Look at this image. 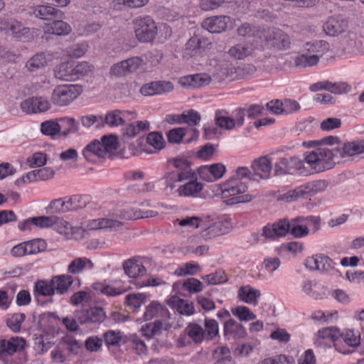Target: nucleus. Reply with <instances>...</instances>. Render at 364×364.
Wrapping results in <instances>:
<instances>
[{
    "label": "nucleus",
    "mask_w": 364,
    "mask_h": 364,
    "mask_svg": "<svg viewBox=\"0 0 364 364\" xmlns=\"http://www.w3.org/2000/svg\"><path fill=\"white\" fill-rule=\"evenodd\" d=\"M247 189V186L239 178L232 177L221 184V194L224 202L228 205H232L240 203L250 202L252 196L243 194Z\"/></svg>",
    "instance_id": "f257e3e1"
},
{
    "label": "nucleus",
    "mask_w": 364,
    "mask_h": 364,
    "mask_svg": "<svg viewBox=\"0 0 364 364\" xmlns=\"http://www.w3.org/2000/svg\"><path fill=\"white\" fill-rule=\"evenodd\" d=\"M82 92V87L78 85H58L52 92L51 102L57 106H66L76 99Z\"/></svg>",
    "instance_id": "f03ea898"
},
{
    "label": "nucleus",
    "mask_w": 364,
    "mask_h": 364,
    "mask_svg": "<svg viewBox=\"0 0 364 364\" xmlns=\"http://www.w3.org/2000/svg\"><path fill=\"white\" fill-rule=\"evenodd\" d=\"M136 38L143 43L153 41L157 34V27L153 18L149 16H139L133 21Z\"/></svg>",
    "instance_id": "7ed1b4c3"
},
{
    "label": "nucleus",
    "mask_w": 364,
    "mask_h": 364,
    "mask_svg": "<svg viewBox=\"0 0 364 364\" xmlns=\"http://www.w3.org/2000/svg\"><path fill=\"white\" fill-rule=\"evenodd\" d=\"M303 168V161L296 156L280 157L274 164V172L276 175L292 173L294 171H300Z\"/></svg>",
    "instance_id": "20e7f679"
},
{
    "label": "nucleus",
    "mask_w": 364,
    "mask_h": 364,
    "mask_svg": "<svg viewBox=\"0 0 364 364\" xmlns=\"http://www.w3.org/2000/svg\"><path fill=\"white\" fill-rule=\"evenodd\" d=\"M156 215V212L151 210H145L138 206H126L119 209L115 213V219L136 220L139 218H152Z\"/></svg>",
    "instance_id": "39448f33"
},
{
    "label": "nucleus",
    "mask_w": 364,
    "mask_h": 364,
    "mask_svg": "<svg viewBox=\"0 0 364 364\" xmlns=\"http://www.w3.org/2000/svg\"><path fill=\"white\" fill-rule=\"evenodd\" d=\"M318 154L320 155L321 162L318 171H323L332 168L336 164V161L343 158L341 150L338 147L332 149L319 147Z\"/></svg>",
    "instance_id": "423d86ee"
},
{
    "label": "nucleus",
    "mask_w": 364,
    "mask_h": 364,
    "mask_svg": "<svg viewBox=\"0 0 364 364\" xmlns=\"http://www.w3.org/2000/svg\"><path fill=\"white\" fill-rule=\"evenodd\" d=\"M336 263L328 256L318 254L309 257L306 259L305 266L307 269L322 272H330L334 269Z\"/></svg>",
    "instance_id": "0eeeda50"
},
{
    "label": "nucleus",
    "mask_w": 364,
    "mask_h": 364,
    "mask_svg": "<svg viewBox=\"0 0 364 364\" xmlns=\"http://www.w3.org/2000/svg\"><path fill=\"white\" fill-rule=\"evenodd\" d=\"M0 25L1 31H4L6 33L19 40L26 38L30 34V29L16 19L11 18L2 21Z\"/></svg>",
    "instance_id": "6e6552de"
},
{
    "label": "nucleus",
    "mask_w": 364,
    "mask_h": 364,
    "mask_svg": "<svg viewBox=\"0 0 364 364\" xmlns=\"http://www.w3.org/2000/svg\"><path fill=\"white\" fill-rule=\"evenodd\" d=\"M225 172V166L221 163L202 166L198 168L199 178L207 182H213L220 179L223 176Z\"/></svg>",
    "instance_id": "1a4fd4ad"
},
{
    "label": "nucleus",
    "mask_w": 364,
    "mask_h": 364,
    "mask_svg": "<svg viewBox=\"0 0 364 364\" xmlns=\"http://www.w3.org/2000/svg\"><path fill=\"white\" fill-rule=\"evenodd\" d=\"M142 63L143 60L141 58L132 57L114 64L111 67L110 71L116 76H122L138 70Z\"/></svg>",
    "instance_id": "9d476101"
},
{
    "label": "nucleus",
    "mask_w": 364,
    "mask_h": 364,
    "mask_svg": "<svg viewBox=\"0 0 364 364\" xmlns=\"http://www.w3.org/2000/svg\"><path fill=\"white\" fill-rule=\"evenodd\" d=\"M173 90V85L169 81H153L143 85L140 92L144 96H153L170 92Z\"/></svg>",
    "instance_id": "9b49d317"
},
{
    "label": "nucleus",
    "mask_w": 364,
    "mask_h": 364,
    "mask_svg": "<svg viewBox=\"0 0 364 364\" xmlns=\"http://www.w3.org/2000/svg\"><path fill=\"white\" fill-rule=\"evenodd\" d=\"M287 219H282L273 224H267L262 229V236L266 239L274 240L288 233Z\"/></svg>",
    "instance_id": "f8f14e48"
},
{
    "label": "nucleus",
    "mask_w": 364,
    "mask_h": 364,
    "mask_svg": "<svg viewBox=\"0 0 364 364\" xmlns=\"http://www.w3.org/2000/svg\"><path fill=\"white\" fill-rule=\"evenodd\" d=\"M50 103L43 97H32L21 104V109L26 113L43 112L49 109Z\"/></svg>",
    "instance_id": "ddd939ff"
},
{
    "label": "nucleus",
    "mask_w": 364,
    "mask_h": 364,
    "mask_svg": "<svg viewBox=\"0 0 364 364\" xmlns=\"http://www.w3.org/2000/svg\"><path fill=\"white\" fill-rule=\"evenodd\" d=\"M272 168V162L267 156L254 159L251 164V168L257 181L269 178Z\"/></svg>",
    "instance_id": "4468645a"
},
{
    "label": "nucleus",
    "mask_w": 364,
    "mask_h": 364,
    "mask_svg": "<svg viewBox=\"0 0 364 364\" xmlns=\"http://www.w3.org/2000/svg\"><path fill=\"white\" fill-rule=\"evenodd\" d=\"M26 341L21 337H12L9 340H0V356L12 355L25 348Z\"/></svg>",
    "instance_id": "2eb2a0df"
},
{
    "label": "nucleus",
    "mask_w": 364,
    "mask_h": 364,
    "mask_svg": "<svg viewBox=\"0 0 364 364\" xmlns=\"http://www.w3.org/2000/svg\"><path fill=\"white\" fill-rule=\"evenodd\" d=\"M267 42L279 50H287L290 48L289 36L280 29L274 28L268 32Z\"/></svg>",
    "instance_id": "dca6fc26"
},
{
    "label": "nucleus",
    "mask_w": 364,
    "mask_h": 364,
    "mask_svg": "<svg viewBox=\"0 0 364 364\" xmlns=\"http://www.w3.org/2000/svg\"><path fill=\"white\" fill-rule=\"evenodd\" d=\"M230 20L227 16H211L203 20L202 27L210 33H221L227 29Z\"/></svg>",
    "instance_id": "f3484780"
},
{
    "label": "nucleus",
    "mask_w": 364,
    "mask_h": 364,
    "mask_svg": "<svg viewBox=\"0 0 364 364\" xmlns=\"http://www.w3.org/2000/svg\"><path fill=\"white\" fill-rule=\"evenodd\" d=\"M348 22L341 16L330 17L323 25V31L331 36H338L348 28Z\"/></svg>",
    "instance_id": "a211bd4d"
},
{
    "label": "nucleus",
    "mask_w": 364,
    "mask_h": 364,
    "mask_svg": "<svg viewBox=\"0 0 364 364\" xmlns=\"http://www.w3.org/2000/svg\"><path fill=\"white\" fill-rule=\"evenodd\" d=\"M33 15L40 19L45 21H53L55 18H63L64 13L48 5H38L33 8Z\"/></svg>",
    "instance_id": "6ab92c4d"
},
{
    "label": "nucleus",
    "mask_w": 364,
    "mask_h": 364,
    "mask_svg": "<svg viewBox=\"0 0 364 364\" xmlns=\"http://www.w3.org/2000/svg\"><path fill=\"white\" fill-rule=\"evenodd\" d=\"M211 81V77L206 73H200L181 77L178 80V83L184 87L199 88L208 85Z\"/></svg>",
    "instance_id": "aec40b11"
},
{
    "label": "nucleus",
    "mask_w": 364,
    "mask_h": 364,
    "mask_svg": "<svg viewBox=\"0 0 364 364\" xmlns=\"http://www.w3.org/2000/svg\"><path fill=\"white\" fill-rule=\"evenodd\" d=\"M223 331L224 336L228 340L242 338L247 335L246 329L243 325L233 318H229L224 323Z\"/></svg>",
    "instance_id": "412c9836"
},
{
    "label": "nucleus",
    "mask_w": 364,
    "mask_h": 364,
    "mask_svg": "<svg viewBox=\"0 0 364 364\" xmlns=\"http://www.w3.org/2000/svg\"><path fill=\"white\" fill-rule=\"evenodd\" d=\"M126 112L120 109H114L107 112L105 117L102 115L100 116V119L102 126L105 125L109 127H116L124 124L125 120L124 119Z\"/></svg>",
    "instance_id": "4be33fe9"
},
{
    "label": "nucleus",
    "mask_w": 364,
    "mask_h": 364,
    "mask_svg": "<svg viewBox=\"0 0 364 364\" xmlns=\"http://www.w3.org/2000/svg\"><path fill=\"white\" fill-rule=\"evenodd\" d=\"M62 19L55 18L52 23L46 24L43 27L45 33L56 36L68 35L72 31L71 26Z\"/></svg>",
    "instance_id": "5701e85b"
},
{
    "label": "nucleus",
    "mask_w": 364,
    "mask_h": 364,
    "mask_svg": "<svg viewBox=\"0 0 364 364\" xmlns=\"http://www.w3.org/2000/svg\"><path fill=\"white\" fill-rule=\"evenodd\" d=\"M55 293L65 294L73 283V278L69 274L56 275L51 279Z\"/></svg>",
    "instance_id": "b1692460"
},
{
    "label": "nucleus",
    "mask_w": 364,
    "mask_h": 364,
    "mask_svg": "<svg viewBox=\"0 0 364 364\" xmlns=\"http://www.w3.org/2000/svg\"><path fill=\"white\" fill-rule=\"evenodd\" d=\"M123 269L125 274L131 278L143 276L146 273L145 267L134 258L124 261L123 262Z\"/></svg>",
    "instance_id": "393cba45"
},
{
    "label": "nucleus",
    "mask_w": 364,
    "mask_h": 364,
    "mask_svg": "<svg viewBox=\"0 0 364 364\" xmlns=\"http://www.w3.org/2000/svg\"><path fill=\"white\" fill-rule=\"evenodd\" d=\"M149 129L148 121H136L128 124L122 129V134L124 140L134 138L142 131Z\"/></svg>",
    "instance_id": "a878e982"
},
{
    "label": "nucleus",
    "mask_w": 364,
    "mask_h": 364,
    "mask_svg": "<svg viewBox=\"0 0 364 364\" xmlns=\"http://www.w3.org/2000/svg\"><path fill=\"white\" fill-rule=\"evenodd\" d=\"M260 296V291L250 285L241 287L237 292V296L240 300L255 306L258 304L257 299Z\"/></svg>",
    "instance_id": "bb28decb"
},
{
    "label": "nucleus",
    "mask_w": 364,
    "mask_h": 364,
    "mask_svg": "<svg viewBox=\"0 0 364 364\" xmlns=\"http://www.w3.org/2000/svg\"><path fill=\"white\" fill-rule=\"evenodd\" d=\"M304 218L297 217L291 221L287 220V225L289 228L288 233H290L294 237H301L309 234V228L306 224H304Z\"/></svg>",
    "instance_id": "cd10ccee"
},
{
    "label": "nucleus",
    "mask_w": 364,
    "mask_h": 364,
    "mask_svg": "<svg viewBox=\"0 0 364 364\" xmlns=\"http://www.w3.org/2000/svg\"><path fill=\"white\" fill-rule=\"evenodd\" d=\"M123 225V223L113 218H98L90 221L88 227L92 230L110 229L118 230Z\"/></svg>",
    "instance_id": "c85d7f7f"
},
{
    "label": "nucleus",
    "mask_w": 364,
    "mask_h": 364,
    "mask_svg": "<svg viewBox=\"0 0 364 364\" xmlns=\"http://www.w3.org/2000/svg\"><path fill=\"white\" fill-rule=\"evenodd\" d=\"M343 158L353 156L364 153V139L345 142L341 149Z\"/></svg>",
    "instance_id": "c756f323"
},
{
    "label": "nucleus",
    "mask_w": 364,
    "mask_h": 364,
    "mask_svg": "<svg viewBox=\"0 0 364 364\" xmlns=\"http://www.w3.org/2000/svg\"><path fill=\"white\" fill-rule=\"evenodd\" d=\"M168 304L176 309L182 315L190 316L194 313V307L192 302L180 299L177 296L172 297L168 301Z\"/></svg>",
    "instance_id": "7c9ffc66"
},
{
    "label": "nucleus",
    "mask_w": 364,
    "mask_h": 364,
    "mask_svg": "<svg viewBox=\"0 0 364 364\" xmlns=\"http://www.w3.org/2000/svg\"><path fill=\"white\" fill-rule=\"evenodd\" d=\"M92 269L94 264L87 257H77L74 259L68 267L70 274H77L81 273L85 269Z\"/></svg>",
    "instance_id": "2f4dec72"
},
{
    "label": "nucleus",
    "mask_w": 364,
    "mask_h": 364,
    "mask_svg": "<svg viewBox=\"0 0 364 364\" xmlns=\"http://www.w3.org/2000/svg\"><path fill=\"white\" fill-rule=\"evenodd\" d=\"M203 186L196 180H191L184 185L180 186L177 192L180 196H196L203 190Z\"/></svg>",
    "instance_id": "473e14b6"
},
{
    "label": "nucleus",
    "mask_w": 364,
    "mask_h": 364,
    "mask_svg": "<svg viewBox=\"0 0 364 364\" xmlns=\"http://www.w3.org/2000/svg\"><path fill=\"white\" fill-rule=\"evenodd\" d=\"M55 77L60 80L72 81L75 80L73 71V64L64 63L54 69Z\"/></svg>",
    "instance_id": "72a5a7b5"
},
{
    "label": "nucleus",
    "mask_w": 364,
    "mask_h": 364,
    "mask_svg": "<svg viewBox=\"0 0 364 364\" xmlns=\"http://www.w3.org/2000/svg\"><path fill=\"white\" fill-rule=\"evenodd\" d=\"M55 221L52 227L60 234L70 237L76 232L77 228L73 227L68 221L55 215Z\"/></svg>",
    "instance_id": "f704fd0d"
},
{
    "label": "nucleus",
    "mask_w": 364,
    "mask_h": 364,
    "mask_svg": "<svg viewBox=\"0 0 364 364\" xmlns=\"http://www.w3.org/2000/svg\"><path fill=\"white\" fill-rule=\"evenodd\" d=\"M305 49L308 53L318 55V59L329 50V44L325 41H315L306 43Z\"/></svg>",
    "instance_id": "c9c22d12"
},
{
    "label": "nucleus",
    "mask_w": 364,
    "mask_h": 364,
    "mask_svg": "<svg viewBox=\"0 0 364 364\" xmlns=\"http://www.w3.org/2000/svg\"><path fill=\"white\" fill-rule=\"evenodd\" d=\"M55 175V171L50 167L36 169L27 173L28 181H36L38 180L46 181L52 178Z\"/></svg>",
    "instance_id": "e433bc0d"
},
{
    "label": "nucleus",
    "mask_w": 364,
    "mask_h": 364,
    "mask_svg": "<svg viewBox=\"0 0 364 364\" xmlns=\"http://www.w3.org/2000/svg\"><path fill=\"white\" fill-rule=\"evenodd\" d=\"M306 188V187H305L304 184L301 185L282 194L279 199L286 202H293L300 198H307L309 195Z\"/></svg>",
    "instance_id": "4c0bfd02"
},
{
    "label": "nucleus",
    "mask_w": 364,
    "mask_h": 364,
    "mask_svg": "<svg viewBox=\"0 0 364 364\" xmlns=\"http://www.w3.org/2000/svg\"><path fill=\"white\" fill-rule=\"evenodd\" d=\"M185 332L195 343H200L205 339L204 330L196 323H190L185 329Z\"/></svg>",
    "instance_id": "58836bf2"
},
{
    "label": "nucleus",
    "mask_w": 364,
    "mask_h": 364,
    "mask_svg": "<svg viewBox=\"0 0 364 364\" xmlns=\"http://www.w3.org/2000/svg\"><path fill=\"white\" fill-rule=\"evenodd\" d=\"M35 296L38 301V296H50L55 294L53 283L51 279L38 280L35 284Z\"/></svg>",
    "instance_id": "ea45409f"
},
{
    "label": "nucleus",
    "mask_w": 364,
    "mask_h": 364,
    "mask_svg": "<svg viewBox=\"0 0 364 364\" xmlns=\"http://www.w3.org/2000/svg\"><path fill=\"white\" fill-rule=\"evenodd\" d=\"M102 147V145L100 141L94 140L85 146L82 151V154L87 161H92V156L104 157Z\"/></svg>",
    "instance_id": "a19ab883"
},
{
    "label": "nucleus",
    "mask_w": 364,
    "mask_h": 364,
    "mask_svg": "<svg viewBox=\"0 0 364 364\" xmlns=\"http://www.w3.org/2000/svg\"><path fill=\"white\" fill-rule=\"evenodd\" d=\"M252 48L250 46L244 43H239L232 46L229 50V55L235 58L241 60L252 54Z\"/></svg>",
    "instance_id": "79ce46f5"
},
{
    "label": "nucleus",
    "mask_w": 364,
    "mask_h": 364,
    "mask_svg": "<svg viewBox=\"0 0 364 364\" xmlns=\"http://www.w3.org/2000/svg\"><path fill=\"white\" fill-rule=\"evenodd\" d=\"M226 112L224 110H218L215 112V124L221 129L231 130L235 126V120L233 118L225 116Z\"/></svg>",
    "instance_id": "37998d69"
},
{
    "label": "nucleus",
    "mask_w": 364,
    "mask_h": 364,
    "mask_svg": "<svg viewBox=\"0 0 364 364\" xmlns=\"http://www.w3.org/2000/svg\"><path fill=\"white\" fill-rule=\"evenodd\" d=\"M149 0H113V8L122 10L124 8L137 9L147 4Z\"/></svg>",
    "instance_id": "c03bdc74"
},
{
    "label": "nucleus",
    "mask_w": 364,
    "mask_h": 364,
    "mask_svg": "<svg viewBox=\"0 0 364 364\" xmlns=\"http://www.w3.org/2000/svg\"><path fill=\"white\" fill-rule=\"evenodd\" d=\"M319 61L318 55L309 54H302L298 55L294 59L296 67L307 68L316 65Z\"/></svg>",
    "instance_id": "a18cd8bd"
},
{
    "label": "nucleus",
    "mask_w": 364,
    "mask_h": 364,
    "mask_svg": "<svg viewBox=\"0 0 364 364\" xmlns=\"http://www.w3.org/2000/svg\"><path fill=\"white\" fill-rule=\"evenodd\" d=\"M205 340L211 341L219 333V326L216 320L205 318L204 321Z\"/></svg>",
    "instance_id": "49530a36"
},
{
    "label": "nucleus",
    "mask_w": 364,
    "mask_h": 364,
    "mask_svg": "<svg viewBox=\"0 0 364 364\" xmlns=\"http://www.w3.org/2000/svg\"><path fill=\"white\" fill-rule=\"evenodd\" d=\"M69 211L84 208L90 203L87 196L75 195L68 199Z\"/></svg>",
    "instance_id": "de8ad7c7"
},
{
    "label": "nucleus",
    "mask_w": 364,
    "mask_h": 364,
    "mask_svg": "<svg viewBox=\"0 0 364 364\" xmlns=\"http://www.w3.org/2000/svg\"><path fill=\"white\" fill-rule=\"evenodd\" d=\"M350 86L346 82H332L328 80L324 81V90L333 94L340 95L347 93L350 90Z\"/></svg>",
    "instance_id": "09e8293b"
},
{
    "label": "nucleus",
    "mask_w": 364,
    "mask_h": 364,
    "mask_svg": "<svg viewBox=\"0 0 364 364\" xmlns=\"http://www.w3.org/2000/svg\"><path fill=\"white\" fill-rule=\"evenodd\" d=\"M59 124L60 131L63 136H67L70 133H75L78 130V124L74 118L63 117L60 119Z\"/></svg>",
    "instance_id": "8fccbe9b"
},
{
    "label": "nucleus",
    "mask_w": 364,
    "mask_h": 364,
    "mask_svg": "<svg viewBox=\"0 0 364 364\" xmlns=\"http://www.w3.org/2000/svg\"><path fill=\"white\" fill-rule=\"evenodd\" d=\"M29 255H36L45 252L47 248V243L45 240L35 238L26 241Z\"/></svg>",
    "instance_id": "3c124183"
},
{
    "label": "nucleus",
    "mask_w": 364,
    "mask_h": 364,
    "mask_svg": "<svg viewBox=\"0 0 364 364\" xmlns=\"http://www.w3.org/2000/svg\"><path fill=\"white\" fill-rule=\"evenodd\" d=\"M223 224L220 222L215 223L201 231L200 236L204 240H210L224 234L222 230Z\"/></svg>",
    "instance_id": "603ef678"
},
{
    "label": "nucleus",
    "mask_w": 364,
    "mask_h": 364,
    "mask_svg": "<svg viewBox=\"0 0 364 364\" xmlns=\"http://www.w3.org/2000/svg\"><path fill=\"white\" fill-rule=\"evenodd\" d=\"M101 144L102 145V151L104 157L109 153L116 151L118 147L117 139L114 135L104 136L102 138Z\"/></svg>",
    "instance_id": "864d4df0"
},
{
    "label": "nucleus",
    "mask_w": 364,
    "mask_h": 364,
    "mask_svg": "<svg viewBox=\"0 0 364 364\" xmlns=\"http://www.w3.org/2000/svg\"><path fill=\"white\" fill-rule=\"evenodd\" d=\"M47 213H60L69 211L68 202L62 198L55 199L46 208Z\"/></svg>",
    "instance_id": "5fc2aeb1"
},
{
    "label": "nucleus",
    "mask_w": 364,
    "mask_h": 364,
    "mask_svg": "<svg viewBox=\"0 0 364 364\" xmlns=\"http://www.w3.org/2000/svg\"><path fill=\"white\" fill-rule=\"evenodd\" d=\"M328 183L326 180H316L304 184L309 196L322 192L326 190Z\"/></svg>",
    "instance_id": "6e6d98bb"
},
{
    "label": "nucleus",
    "mask_w": 364,
    "mask_h": 364,
    "mask_svg": "<svg viewBox=\"0 0 364 364\" xmlns=\"http://www.w3.org/2000/svg\"><path fill=\"white\" fill-rule=\"evenodd\" d=\"M231 311L241 321H249L256 318V315L248 307L245 306H239L235 309H232Z\"/></svg>",
    "instance_id": "4d7b16f0"
},
{
    "label": "nucleus",
    "mask_w": 364,
    "mask_h": 364,
    "mask_svg": "<svg viewBox=\"0 0 364 364\" xmlns=\"http://www.w3.org/2000/svg\"><path fill=\"white\" fill-rule=\"evenodd\" d=\"M208 284L216 285L225 283L228 281V277L225 272L218 269L213 273H210L202 277Z\"/></svg>",
    "instance_id": "13d9d810"
},
{
    "label": "nucleus",
    "mask_w": 364,
    "mask_h": 364,
    "mask_svg": "<svg viewBox=\"0 0 364 364\" xmlns=\"http://www.w3.org/2000/svg\"><path fill=\"white\" fill-rule=\"evenodd\" d=\"M46 65V59L43 53H37L30 58L26 63V68L31 72H33Z\"/></svg>",
    "instance_id": "bf43d9fd"
},
{
    "label": "nucleus",
    "mask_w": 364,
    "mask_h": 364,
    "mask_svg": "<svg viewBox=\"0 0 364 364\" xmlns=\"http://www.w3.org/2000/svg\"><path fill=\"white\" fill-rule=\"evenodd\" d=\"M93 70L94 66L86 61L80 62L75 65H73V71L75 80L89 75L93 71Z\"/></svg>",
    "instance_id": "052dcab7"
},
{
    "label": "nucleus",
    "mask_w": 364,
    "mask_h": 364,
    "mask_svg": "<svg viewBox=\"0 0 364 364\" xmlns=\"http://www.w3.org/2000/svg\"><path fill=\"white\" fill-rule=\"evenodd\" d=\"M162 321L157 320L153 323H146L141 327L143 335L150 339L155 336L162 328Z\"/></svg>",
    "instance_id": "680f3d73"
},
{
    "label": "nucleus",
    "mask_w": 364,
    "mask_h": 364,
    "mask_svg": "<svg viewBox=\"0 0 364 364\" xmlns=\"http://www.w3.org/2000/svg\"><path fill=\"white\" fill-rule=\"evenodd\" d=\"M92 288L97 291H99L105 295L111 296H117L122 293V291H120L119 289L114 288L112 286L101 282H96L93 284Z\"/></svg>",
    "instance_id": "e2e57ef3"
},
{
    "label": "nucleus",
    "mask_w": 364,
    "mask_h": 364,
    "mask_svg": "<svg viewBox=\"0 0 364 364\" xmlns=\"http://www.w3.org/2000/svg\"><path fill=\"white\" fill-rule=\"evenodd\" d=\"M41 132L48 136H55L60 132V126L59 122L49 120L41 124Z\"/></svg>",
    "instance_id": "0e129e2a"
},
{
    "label": "nucleus",
    "mask_w": 364,
    "mask_h": 364,
    "mask_svg": "<svg viewBox=\"0 0 364 364\" xmlns=\"http://www.w3.org/2000/svg\"><path fill=\"white\" fill-rule=\"evenodd\" d=\"M25 318L26 316L24 314H15L7 320V325L12 331L15 333L19 332L21 328V324Z\"/></svg>",
    "instance_id": "69168bd1"
},
{
    "label": "nucleus",
    "mask_w": 364,
    "mask_h": 364,
    "mask_svg": "<svg viewBox=\"0 0 364 364\" xmlns=\"http://www.w3.org/2000/svg\"><path fill=\"white\" fill-rule=\"evenodd\" d=\"M90 323H102L106 317L105 311L102 307H92L88 309Z\"/></svg>",
    "instance_id": "338daca9"
},
{
    "label": "nucleus",
    "mask_w": 364,
    "mask_h": 364,
    "mask_svg": "<svg viewBox=\"0 0 364 364\" xmlns=\"http://www.w3.org/2000/svg\"><path fill=\"white\" fill-rule=\"evenodd\" d=\"M342 338L344 342L351 347L358 346L360 343L359 333L353 330H347L346 333L342 335Z\"/></svg>",
    "instance_id": "774afa93"
}]
</instances>
